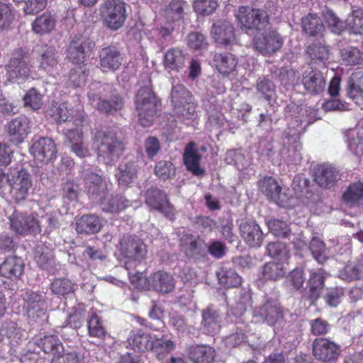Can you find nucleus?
<instances>
[{
  "label": "nucleus",
  "instance_id": "12",
  "mask_svg": "<svg viewBox=\"0 0 363 363\" xmlns=\"http://www.w3.org/2000/svg\"><path fill=\"white\" fill-rule=\"evenodd\" d=\"M30 152L37 162L48 163L56 158L57 150L52 140L40 138L33 139Z\"/></svg>",
  "mask_w": 363,
  "mask_h": 363
},
{
  "label": "nucleus",
  "instance_id": "16",
  "mask_svg": "<svg viewBox=\"0 0 363 363\" xmlns=\"http://www.w3.org/2000/svg\"><path fill=\"white\" fill-rule=\"evenodd\" d=\"M240 235L245 242L252 247H259L263 242L264 234L259 225L253 220L242 222Z\"/></svg>",
  "mask_w": 363,
  "mask_h": 363
},
{
  "label": "nucleus",
  "instance_id": "45",
  "mask_svg": "<svg viewBox=\"0 0 363 363\" xmlns=\"http://www.w3.org/2000/svg\"><path fill=\"white\" fill-rule=\"evenodd\" d=\"M153 345L151 350L157 355V358L162 359L165 354H168L175 349V343L171 340L163 337H157L154 335Z\"/></svg>",
  "mask_w": 363,
  "mask_h": 363
},
{
  "label": "nucleus",
  "instance_id": "9",
  "mask_svg": "<svg viewBox=\"0 0 363 363\" xmlns=\"http://www.w3.org/2000/svg\"><path fill=\"white\" fill-rule=\"evenodd\" d=\"M94 46V43L86 36L75 35L67 49V58L73 64L81 65Z\"/></svg>",
  "mask_w": 363,
  "mask_h": 363
},
{
  "label": "nucleus",
  "instance_id": "10",
  "mask_svg": "<svg viewBox=\"0 0 363 363\" xmlns=\"http://www.w3.org/2000/svg\"><path fill=\"white\" fill-rule=\"evenodd\" d=\"M84 179L89 198L96 203H101L108 195V186L105 179L94 172H84Z\"/></svg>",
  "mask_w": 363,
  "mask_h": 363
},
{
  "label": "nucleus",
  "instance_id": "24",
  "mask_svg": "<svg viewBox=\"0 0 363 363\" xmlns=\"http://www.w3.org/2000/svg\"><path fill=\"white\" fill-rule=\"evenodd\" d=\"M326 272L323 269L312 270L307 283L308 297L313 303L318 299L324 288Z\"/></svg>",
  "mask_w": 363,
  "mask_h": 363
},
{
  "label": "nucleus",
  "instance_id": "6",
  "mask_svg": "<svg viewBox=\"0 0 363 363\" xmlns=\"http://www.w3.org/2000/svg\"><path fill=\"white\" fill-rule=\"evenodd\" d=\"M7 180L11 187V194L17 201L24 200L32 186L29 173L21 169H11L7 174Z\"/></svg>",
  "mask_w": 363,
  "mask_h": 363
},
{
  "label": "nucleus",
  "instance_id": "60",
  "mask_svg": "<svg viewBox=\"0 0 363 363\" xmlns=\"http://www.w3.org/2000/svg\"><path fill=\"white\" fill-rule=\"evenodd\" d=\"M186 40L189 47L195 50H205L208 45L206 37L199 32L190 33Z\"/></svg>",
  "mask_w": 363,
  "mask_h": 363
},
{
  "label": "nucleus",
  "instance_id": "13",
  "mask_svg": "<svg viewBox=\"0 0 363 363\" xmlns=\"http://www.w3.org/2000/svg\"><path fill=\"white\" fill-rule=\"evenodd\" d=\"M9 220L11 230L16 234H35L40 231L39 223L33 215L15 211L9 217Z\"/></svg>",
  "mask_w": 363,
  "mask_h": 363
},
{
  "label": "nucleus",
  "instance_id": "25",
  "mask_svg": "<svg viewBox=\"0 0 363 363\" xmlns=\"http://www.w3.org/2000/svg\"><path fill=\"white\" fill-rule=\"evenodd\" d=\"M65 135L70 144V148L77 156L85 157L89 155V150L82 140V131L81 128L68 129Z\"/></svg>",
  "mask_w": 363,
  "mask_h": 363
},
{
  "label": "nucleus",
  "instance_id": "31",
  "mask_svg": "<svg viewBox=\"0 0 363 363\" xmlns=\"http://www.w3.org/2000/svg\"><path fill=\"white\" fill-rule=\"evenodd\" d=\"M89 98L94 106L96 107L98 110L106 113L121 109L123 104L122 98L118 96H114L111 101H101L100 97L94 94H89Z\"/></svg>",
  "mask_w": 363,
  "mask_h": 363
},
{
  "label": "nucleus",
  "instance_id": "19",
  "mask_svg": "<svg viewBox=\"0 0 363 363\" xmlns=\"http://www.w3.org/2000/svg\"><path fill=\"white\" fill-rule=\"evenodd\" d=\"M347 94L363 109V68L351 74L347 82Z\"/></svg>",
  "mask_w": 363,
  "mask_h": 363
},
{
  "label": "nucleus",
  "instance_id": "2",
  "mask_svg": "<svg viewBox=\"0 0 363 363\" xmlns=\"http://www.w3.org/2000/svg\"><path fill=\"white\" fill-rule=\"evenodd\" d=\"M135 107L140 125L150 126L158 109V101L151 89L147 86L140 89L135 96Z\"/></svg>",
  "mask_w": 363,
  "mask_h": 363
},
{
  "label": "nucleus",
  "instance_id": "42",
  "mask_svg": "<svg viewBox=\"0 0 363 363\" xmlns=\"http://www.w3.org/2000/svg\"><path fill=\"white\" fill-rule=\"evenodd\" d=\"M186 3L182 0H172L164 10V16L169 21L180 20Z\"/></svg>",
  "mask_w": 363,
  "mask_h": 363
},
{
  "label": "nucleus",
  "instance_id": "46",
  "mask_svg": "<svg viewBox=\"0 0 363 363\" xmlns=\"http://www.w3.org/2000/svg\"><path fill=\"white\" fill-rule=\"evenodd\" d=\"M345 24L347 27L354 33H363V9H357L347 16Z\"/></svg>",
  "mask_w": 363,
  "mask_h": 363
},
{
  "label": "nucleus",
  "instance_id": "56",
  "mask_svg": "<svg viewBox=\"0 0 363 363\" xmlns=\"http://www.w3.org/2000/svg\"><path fill=\"white\" fill-rule=\"evenodd\" d=\"M310 250L314 259L319 263L323 264L327 259L325 255V247L324 242L318 238H313L309 246Z\"/></svg>",
  "mask_w": 363,
  "mask_h": 363
},
{
  "label": "nucleus",
  "instance_id": "49",
  "mask_svg": "<svg viewBox=\"0 0 363 363\" xmlns=\"http://www.w3.org/2000/svg\"><path fill=\"white\" fill-rule=\"evenodd\" d=\"M269 256L278 259L281 262L287 260L289 257V251L285 244L279 242H269L267 247Z\"/></svg>",
  "mask_w": 363,
  "mask_h": 363
},
{
  "label": "nucleus",
  "instance_id": "17",
  "mask_svg": "<svg viewBox=\"0 0 363 363\" xmlns=\"http://www.w3.org/2000/svg\"><path fill=\"white\" fill-rule=\"evenodd\" d=\"M30 130V121L25 116L13 119L8 125V133L11 140L16 143H22Z\"/></svg>",
  "mask_w": 363,
  "mask_h": 363
},
{
  "label": "nucleus",
  "instance_id": "7",
  "mask_svg": "<svg viewBox=\"0 0 363 363\" xmlns=\"http://www.w3.org/2000/svg\"><path fill=\"white\" fill-rule=\"evenodd\" d=\"M237 18L241 26L248 30H261L267 23V16L264 11L242 6L239 9Z\"/></svg>",
  "mask_w": 363,
  "mask_h": 363
},
{
  "label": "nucleus",
  "instance_id": "36",
  "mask_svg": "<svg viewBox=\"0 0 363 363\" xmlns=\"http://www.w3.org/2000/svg\"><path fill=\"white\" fill-rule=\"evenodd\" d=\"M286 272L283 262H269L262 267V277L264 280L277 281L284 277Z\"/></svg>",
  "mask_w": 363,
  "mask_h": 363
},
{
  "label": "nucleus",
  "instance_id": "26",
  "mask_svg": "<svg viewBox=\"0 0 363 363\" xmlns=\"http://www.w3.org/2000/svg\"><path fill=\"white\" fill-rule=\"evenodd\" d=\"M102 227L101 219L95 215H84L76 222L78 233L89 235L99 232Z\"/></svg>",
  "mask_w": 363,
  "mask_h": 363
},
{
  "label": "nucleus",
  "instance_id": "54",
  "mask_svg": "<svg viewBox=\"0 0 363 363\" xmlns=\"http://www.w3.org/2000/svg\"><path fill=\"white\" fill-rule=\"evenodd\" d=\"M175 167L169 161H159L155 167V174L160 179L166 180L171 179L175 174Z\"/></svg>",
  "mask_w": 363,
  "mask_h": 363
},
{
  "label": "nucleus",
  "instance_id": "44",
  "mask_svg": "<svg viewBox=\"0 0 363 363\" xmlns=\"http://www.w3.org/2000/svg\"><path fill=\"white\" fill-rule=\"evenodd\" d=\"M171 101L174 108L191 101L189 91L181 84L173 85L171 92Z\"/></svg>",
  "mask_w": 363,
  "mask_h": 363
},
{
  "label": "nucleus",
  "instance_id": "47",
  "mask_svg": "<svg viewBox=\"0 0 363 363\" xmlns=\"http://www.w3.org/2000/svg\"><path fill=\"white\" fill-rule=\"evenodd\" d=\"M218 311L211 307H208L203 313L202 325L208 333H213L218 328L220 322Z\"/></svg>",
  "mask_w": 363,
  "mask_h": 363
},
{
  "label": "nucleus",
  "instance_id": "34",
  "mask_svg": "<svg viewBox=\"0 0 363 363\" xmlns=\"http://www.w3.org/2000/svg\"><path fill=\"white\" fill-rule=\"evenodd\" d=\"M56 20L50 13H43L37 17L32 23L34 33L44 35L50 33L55 27Z\"/></svg>",
  "mask_w": 363,
  "mask_h": 363
},
{
  "label": "nucleus",
  "instance_id": "29",
  "mask_svg": "<svg viewBox=\"0 0 363 363\" xmlns=\"http://www.w3.org/2000/svg\"><path fill=\"white\" fill-rule=\"evenodd\" d=\"M201 155L194 148L193 143H189L185 148L184 153V164L187 169L195 175H201L203 170L200 167Z\"/></svg>",
  "mask_w": 363,
  "mask_h": 363
},
{
  "label": "nucleus",
  "instance_id": "51",
  "mask_svg": "<svg viewBox=\"0 0 363 363\" xmlns=\"http://www.w3.org/2000/svg\"><path fill=\"white\" fill-rule=\"evenodd\" d=\"M348 148L357 155L363 154V139L356 129L349 130L346 135Z\"/></svg>",
  "mask_w": 363,
  "mask_h": 363
},
{
  "label": "nucleus",
  "instance_id": "32",
  "mask_svg": "<svg viewBox=\"0 0 363 363\" xmlns=\"http://www.w3.org/2000/svg\"><path fill=\"white\" fill-rule=\"evenodd\" d=\"M186 56L179 48H171L164 56V65L170 70L179 71L185 65Z\"/></svg>",
  "mask_w": 363,
  "mask_h": 363
},
{
  "label": "nucleus",
  "instance_id": "55",
  "mask_svg": "<svg viewBox=\"0 0 363 363\" xmlns=\"http://www.w3.org/2000/svg\"><path fill=\"white\" fill-rule=\"evenodd\" d=\"M74 284L66 278L55 279L51 284L52 291L57 294L65 296L74 291Z\"/></svg>",
  "mask_w": 363,
  "mask_h": 363
},
{
  "label": "nucleus",
  "instance_id": "50",
  "mask_svg": "<svg viewBox=\"0 0 363 363\" xmlns=\"http://www.w3.org/2000/svg\"><path fill=\"white\" fill-rule=\"evenodd\" d=\"M344 200L351 204L363 203V183H354L350 186L343 195Z\"/></svg>",
  "mask_w": 363,
  "mask_h": 363
},
{
  "label": "nucleus",
  "instance_id": "52",
  "mask_svg": "<svg viewBox=\"0 0 363 363\" xmlns=\"http://www.w3.org/2000/svg\"><path fill=\"white\" fill-rule=\"evenodd\" d=\"M256 88L257 91L267 101H270L275 96V85L267 78L259 77L257 79Z\"/></svg>",
  "mask_w": 363,
  "mask_h": 363
},
{
  "label": "nucleus",
  "instance_id": "37",
  "mask_svg": "<svg viewBox=\"0 0 363 363\" xmlns=\"http://www.w3.org/2000/svg\"><path fill=\"white\" fill-rule=\"evenodd\" d=\"M154 335L145 334L143 331H137L129 338V344L135 350L145 352L151 350L153 345Z\"/></svg>",
  "mask_w": 363,
  "mask_h": 363
},
{
  "label": "nucleus",
  "instance_id": "59",
  "mask_svg": "<svg viewBox=\"0 0 363 363\" xmlns=\"http://www.w3.org/2000/svg\"><path fill=\"white\" fill-rule=\"evenodd\" d=\"M269 231L277 237L287 238L290 233L288 224L278 219L270 220L267 222Z\"/></svg>",
  "mask_w": 363,
  "mask_h": 363
},
{
  "label": "nucleus",
  "instance_id": "23",
  "mask_svg": "<svg viewBox=\"0 0 363 363\" xmlns=\"http://www.w3.org/2000/svg\"><path fill=\"white\" fill-rule=\"evenodd\" d=\"M100 65L104 71H114L122 64V58L118 50L114 46H108L101 49L99 53Z\"/></svg>",
  "mask_w": 363,
  "mask_h": 363
},
{
  "label": "nucleus",
  "instance_id": "8",
  "mask_svg": "<svg viewBox=\"0 0 363 363\" xmlns=\"http://www.w3.org/2000/svg\"><path fill=\"white\" fill-rule=\"evenodd\" d=\"M30 72V67L26 61V52L22 50L16 51L6 67L9 80L21 84L28 79Z\"/></svg>",
  "mask_w": 363,
  "mask_h": 363
},
{
  "label": "nucleus",
  "instance_id": "43",
  "mask_svg": "<svg viewBox=\"0 0 363 363\" xmlns=\"http://www.w3.org/2000/svg\"><path fill=\"white\" fill-rule=\"evenodd\" d=\"M259 186L261 191L267 197L274 200L279 199L281 188L274 178H264L259 181Z\"/></svg>",
  "mask_w": 363,
  "mask_h": 363
},
{
  "label": "nucleus",
  "instance_id": "1",
  "mask_svg": "<svg viewBox=\"0 0 363 363\" xmlns=\"http://www.w3.org/2000/svg\"><path fill=\"white\" fill-rule=\"evenodd\" d=\"M121 246L123 255L128 259L125 263L128 271L132 267L133 263L140 262L146 257V245L138 238H124L121 242ZM128 275L131 282L135 284L136 287L141 288V284L146 281V278L143 277L140 272L132 274L130 272H128Z\"/></svg>",
  "mask_w": 363,
  "mask_h": 363
},
{
  "label": "nucleus",
  "instance_id": "33",
  "mask_svg": "<svg viewBox=\"0 0 363 363\" xmlns=\"http://www.w3.org/2000/svg\"><path fill=\"white\" fill-rule=\"evenodd\" d=\"M213 63L220 74L228 75L235 70L238 61L235 57L230 53L215 54Z\"/></svg>",
  "mask_w": 363,
  "mask_h": 363
},
{
  "label": "nucleus",
  "instance_id": "15",
  "mask_svg": "<svg viewBox=\"0 0 363 363\" xmlns=\"http://www.w3.org/2000/svg\"><path fill=\"white\" fill-rule=\"evenodd\" d=\"M145 202L151 208L162 213L165 216L172 220L174 208L170 204L167 195L157 188H152L147 191Z\"/></svg>",
  "mask_w": 363,
  "mask_h": 363
},
{
  "label": "nucleus",
  "instance_id": "14",
  "mask_svg": "<svg viewBox=\"0 0 363 363\" xmlns=\"http://www.w3.org/2000/svg\"><path fill=\"white\" fill-rule=\"evenodd\" d=\"M52 117L58 122H67L73 119V124L77 128L81 125L84 118L83 106L79 101L74 106L63 103L54 107Z\"/></svg>",
  "mask_w": 363,
  "mask_h": 363
},
{
  "label": "nucleus",
  "instance_id": "11",
  "mask_svg": "<svg viewBox=\"0 0 363 363\" xmlns=\"http://www.w3.org/2000/svg\"><path fill=\"white\" fill-rule=\"evenodd\" d=\"M340 354V347L327 338H316L313 342V354L318 361L333 362Z\"/></svg>",
  "mask_w": 363,
  "mask_h": 363
},
{
  "label": "nucleus",
  "instance_id": "3",
  "mask_svg": "<svg viewBox=\"0 0 363 363\" xmlns=\"http://www.w3.org/2000/svg\"><path fill=\"white\" fill-rule=\"evenodd\" d=\"M94 140L97 143L99 155L104 158L118 157L123 150L122 142L112 131L98 130L94 134Z\"/></svg>",
  "mask_w": 363,
  "mask_h": 363
},
{
  "label": "nucleus",
  "instance_id": "61",
  "mask_svg": "<svg viewBox=\"0 0 363 363\" xmlns=\"http://www.w3.org/2000/svg\"><path fill=\"white\" fill-rule=\"evenodd\" d=\"M40 345L45 353L59 352L62 347L60 340L55 335L45 336L40 340Z\"/></svg>",
  "mask_w": 363,
  "mask_h": 363
},
{
  "label": "nucleus",
  "instance_id": "41",
  "mask_svg": "<svg viewBox=\"0 0 363 363\" xmlns=\"http://www.w3.org/2000/svg\"><path fill=\"white\" fill-rule=\"evenodd\" d=\"M302 26L303 30L311 36L321 35L324 30V26L320 18L314 14H308L303 18Z\"/></svg>",
  "mask_w": 363,
  "mask_h": 363
},
{
  "label": "nucleus",
  "instance_id": "30",
  "mask_svg": "<svg viewBox=\"0 0 363 363\" xmlns=\"http://www.w3.org/2000/svg\"><path fill=\"white\" fill-rule=\"evenodd\" d=\"M189 355L194 363H212L215 350L208 345H194L189 348Z\"/></svg>",
  "mask_w": 363,
  "mask_h": 363
},
{
  "label": "nucleus",
  "instance_id": "18",
  "mask_svg": "<svg viewBox=\"0 0 363 363\" xmlns=\"http://www.w3.org/2000/svg\"><path fill=\"white\" fill-rule=\"evenodd\" d=\"M254 315L269 325H274L283 318L282 311L276 301H267L262 306L254 311Z\"/></svg>",
  "mask_w": 363,
  "mask_h": 363
},
{
  "label": "nucleus",
  "instance_id": "28",
  "mask_svg": "<svg viewBox=\"0 0 363 363\" xmlns=\"http://www.w3.org/2000/svg\"><path fill=\"white\" fill-rule=\"evenodd\" d=\"M24 264L21 258L11 257L0 265V274L1 276L7 278L19 277L23 272Z\"/></svg>",
  "mask_w": 363,
  "mask_h": 363
},
{
  "label": "nucleus",
  "instance_id": "62",
  "mask_svg": "<svg viewBox=\"0 0 363 363\" xmlns=\"http://www.w3.org/2000/svg\"><path fill=\"white\" fill-rule=\"evenodd\" d=\"M217 7L216 0H194V9L196 13L201 15L212 13Z\"/></svg>",
  "mask_w": 363,
  "mask_h": 363
},
{
  "label": "nucleus",
  "instance_id": "53",
  "mask_svg": "<svg viewBox=\"0 0 363 363\" xmlns=\"http://www.w3.org/2000/svg\"><path fill=\"white\" fill-rule=\"evenodd\" d=\"M23 300L26 303L25 307L30 312L31 311H43L45 306L44 296L34 292H26L23 296Z\"/></svg>",
  "mask_w": 363,
  "mask_h": 363
},
{
  "label": "nucleus",
  "instance_id": "57",
  "mask_svg": "<svg viewBox=\"0 0 363 363\" xmlns=\"http://www.w3.org/2000/svg\"><path fill=\"white\" fill-rule=\"evenodd\" d=\"M14 20L13 10L6 4H0V32L8 30Z\"/></svg>",
  "mask_w": 363,
  "mask_h": 363
},
{
  "label": "nucleus",
  "instance_id": "40",
  "mask_svg": "<svg viewBox=\"0 0 363 363\" xmlns=\"http://www.w3.org/2000/svg\"><path fill=\"white\" fill-rule=\"evenodd\" d=\"M219 284L223 287H237L241 284V277L230 268L222 267L217 272Z\"/></svg>",
  "mask_w": 363,
  "mask_h": 363
},
{
  "label": "nucleus",
  "instance_id": "35",
  "mask_svg": "<svg viewBox=\"0 0 363 363\" xmlns=\"http://www.w3.org/2000/svg\"><path fill=\"white\" fill-rule=\"evenodd\" d=\"M152 287L157 291L169 293L174 288L173 277L169 274L159 271L152 277Z\"/></svg>",
  "mask_w": 363,
  "mask_h": 363
},
{
  "label": "nucleus",
  "instance_id": "20",
  "mask_svg": "<svg viewBox=\"0 0 363 363\" xmlns=\"http://www.w3.org/2000/svg\"><path fill=\"white\" fill-rule=\"evenodd\" d=\"M302 82L306 90L313 94L322 92L326 84L323 74L320 71L311 68L304 72Z\"/></svg>",
  "mask_w": 363,
  "mask_h": 363
},
{
  "label": "nucleus",
  "instance_id": "27",
  "mask_svg": "<svg viewBox=\"0 0 363 363\" xmlns=\"http://www.w3.org/2000/svg\"><path fill=\"white\" fill-rule=\"evenodd\" d=\"M40 67L52 74L57 69L58 65V52L52 47L45 45L39 59Z\"/></svg>",
  "mask_w": 363,
  "mask_h": 363
},
{
  "label": "nucleus",
  "instance_id": "4",
  "mask_svg": "<svg viewBox=\"0 0 363 363\" xmlns=\"http://www.w3.org/2000/svg\"><path fill=\"white\" fill-rule=\"evenodd\" d=\"M100 13L104 23L111 29L121 28L125 19V5L121 0H108L101 4Z\"/></svg>",
  "mask_w": 363,
  "mask_h": 363
},
{
  "label": "nucleus",
  "instance_id": "64",
  "mask_svg": "<svg viewBox=\"0 0 363 363\" xmlns=\"http://www.w3.org/2000/svg\"><path fill=\"white\" fill-rule=\"evenodd\" d=\"M26 106L33 110L39 109L42 106V96L35 89H30L23 98Z\"/></svg>",
  "mask_w": 363,
  "mask_h": 363
},
{
  "label": "nucleus",
  "instance_id": "21",
  "mask_svg": "<svg viewBox=\"0 0 363 363\" xmlns=\"http://www.w3.org/2000/svg\"><path fill=\"white\" fill-rule=\"evenodd\" d=\"M211 35L215 41L222 45H230L235 41L234 28L228 21H218L214 23Z\"/></svg>",
  "mask_w": 363,
  "mask_h": 363
},
{
  "label": "nucleus",
  "instance_id": "48",
  "mask_svg": "<svg viewBox=\"0 0 363 363\" xmlns=\"http://www.w3.org/2000/svg\"><path fill=\"white\" fill-rule=\"evenodd\" d=\"M89 335L94 337L102 339L106 336V332L102 321L99 316L94 313L87 322Z\"/></svg>",
  "mask_w": 363,
  "mask_h": 363
},
{
  "label": "nucleus",
  "instance_id": "63",
  "mask_svg": "<svg viewBox=\"0 0 363 363\" xmlns=\"http://www.w3.org/2000/svg\"><path fill=\"white\" fill-rule=\"evenodd\" d=\"M174 112L178 118H181L182 120L185 121L195 117L196 108L194 104L189 101L185 103V104L174 108Z\"/></svg>",
  "mask_w": 363,
  "mask_h": 363
},
{
  "label": "nucleus",
  "instance_id": "22",
  "mask_svg": "<svg viewBox=\"0 0 363 363\" xmlns=\"http://www.w3.org/2000/svg\"><path fill=\"white\" fill-rule=\"evenodd\" d=\"M340 178L339 171L330 164L319 165L314 171V179L323 187L333 186Z\"/></svg>",
  "mask_w": 363,
  "mask_h": 363
},
{
  "label": "nucleus",
  "instance_id": "5",
  "mask_svg": "<svg viewBox=\"0 0 363 363\" xmlns=\"http://www.w3.org/2000/svg\"><path fill=\"white\" fill-rule=\"evenodd\" d=\"M284 43L282 37L276 30L258 31L254 37L255 49L264 56L277 52Z\"/></svg>",
  "mask_w": 363,
  "mask_h": 363
},
{
  "label": "nucleus",
  "instance_id": "58",
  "mask_svg": "<svg viewBox=\"0 0 363 363\" xmlns=\"http://www.w3.org/2000/svg\"><path fill=\"white\" fill-rule=\"evenodd\" d=\"M344 62L350 65H354L363 62V52L357 48L351 47L341 51Z\"/></svg>",
  "mask_w": 363,
  "mask_h": 363
},
{
  "label": "nucleus",
  "instance_id": "38",
  "mask_svg": "<svg viewBox=\"0 0 363 363\" xmlns=\"http://www.w3.org/2000/svg\"><path fill=\"white\" fill-rule=\"evenodd\" d=\"M100 205L103 211L118 213L125 209L131 204L130 201L123 196L116 195L115 196H111L109 199H106V197L104 200L101 201Z\"/></svg>",
  "mask_w": 363,
  "mask_h": 363
},
{
  "label": "nucleus",
  "instance_id": "39",
  "mask_svg": "<svg viewBox=\"0 0 363 363\" xmlns=\"http://www.w3.org/2000/svg\"><path fill=\"white\" fill-rule=\"evenodd\" d=\"M137 166L135 163L121 164L116 173L120 186H127L136 177Z\"/></svg>",
  "mask_w": 363,
  "mask_h": 363
}]
</instances>
